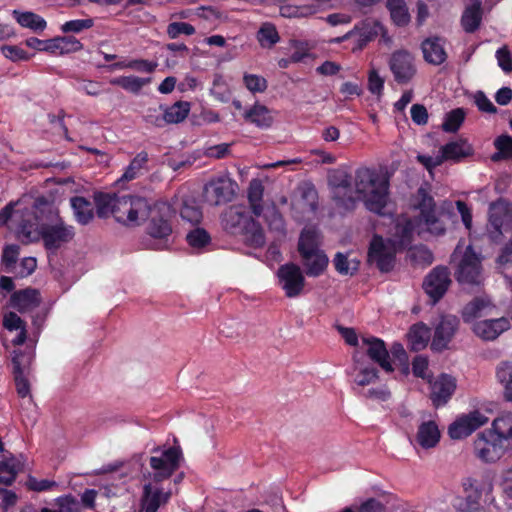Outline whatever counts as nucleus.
Here are the masks:
<instances>
[{"label":"nucleus","instance_id":"obj_1","mask_svg":"<svg viewBox=\"0 0 512 512\" xmlns=\"http://www.w3.org/2000/svg\"><path fill=\"white\" fill-rule=\"evenodd\" d=\"M96 214L99 218L114 219L128 228L140 226L146 220V233L153 239L167 244L172 234V210L164 202L151 203L148 199L136 195L96 193L94 196Z\"/></svg>","mask_w":512,"mask_h":512},{"label":"nucleus","instance_id":"obj_2","mask_svg":"<svg viewBox=\"0 0 512 512\" xmlns=\"http://www.w3.org/2000/svg\"><path fill=\"white\" fill-rule=\"evenodd\" d=\"M34 219L39 222V240L48 251L56 252L75 236L74 227L65 223L54 202L44 196L34 201Z\"/></svg>","mask_w":512,"mask_h":512},{"label":"nucleus","instance_id":"obj_3","mask_svg":"<svg viewBox=\"0 0 512 512\" xmlns=\"http://www.w3.org/2000/svg\"><path fill=\"white\" fill-rule=\"evenodd\" d=\"M354 181L356 202L362 200L369 211L381 214L387 203L388 180L374 169L360 167Z\"/></svg>","mask_w":512,"mask_h":512},{"label":"nucleus","instance_id":"obj_4","mask_svg":"<svg viewBox=\"0 0 512 512\" xmlns=\"http://www.w3.org/2000/svg\"><path fill=\"white\" fill-rule=\"evenodd\" d=\"M318 209V192L310 181L298 184L291 198L293 218L299 222L310 219Z\"/></svg>","mask_w":512,"mask_h":512},{"label":"nucleus","instance_id":"obj_5","mask_svg":"<svg viewBox=\"0 0 512 512\" xmlns=\"http://www.w3.org/2000/svg\"><path fill=\"white\" fill-rule=\"evenodd\" d=\"M417 197L416 207L420 211V224L424 225L426 230L435 236L443 235L446 231L444 218L447 217V214L437 210L433 197L425 189L419 188Z\"/></svg>","mask_w":512,"mask_h":512},{"label":"nucleus","instance_id":"obj_6","mask_svg":"<svg viewBox=\"0 0 512 512\" xmlns=\"http://www.w3.org/2000/svg\"><path fill=\"white\" fill-rule=\"evenodd\" d=\"M461 285L479 286L483 281L481 257L471 245L467 246L454 272Z\"/></svg>","mask_w":512,"mask_h":512},{"label":"nucleus","instance_id":"obj_7","mask_svg":"<svg viewBox=\"0 0 512 512\" xmlns=\"http://www.w3.org/2000/svg\"><path fill=\"white\" fill-rule=\"evenodd\" d=\"M351 180V175L340 169L333 170L328 175L332 198L338 207L345 210H353L356 206V196L352 190Z\"/></svg>","mask_w":512,"mask_h":512},{"label":"nucleus","instance_id":"obj_8","mask_svg":"<svg viewBox=\"0 0 512 512\" xmlns=\"http://www.w3.org/2000/svg\"><path fill=\"white\" fill-rule=\"evenodd\" d=\"M397 247L392 240L385 241L381 236L374 235L368 250V262L374 264L381 272H390L396 262Z\"/></svg>","mask_w":512,"mask_h":512},{"label":"nucleus","instance_id":"obj_9","mask_svg":"<svg viewBox=\"0 0 512 512\" xmlns=\"http://www.w3.org/2000/svg\"><path fill=\"white\" fill-rule=\"evenodd\" d=\"M181 455V449L174 446L163 451L159 457L152 456L150 458V466L153 469V473L150 474V478L153 482L159 483L171 477L179 468Z\"/></svg>","mask_w":512,"mask_h":512},{"label":"nucleus","instance_id":"obj_10","mask_svg":"<svg viewBox=\"0 0 512 512\" xmlns=\"http://www.w3.org/2000/svg\"><path fill=\"white\" fill-rule=\"evenodd\" d=\"M235 187L236 183L230 178L218 177L205 184L203 197L210 205H222L233 200Z\"/></svg>","mask_w":512,"mask_h":512},{"label":"nucleus","instance_id":"obj_11","mask_svg":"<svg viewBox=\"0 0 512 512\" xmlns=\"http://www.w3.org/2000/svg\"><path fill=\"white\" fill-rule=\"evenodd\" d=\"M384 31V27L376 20L367 19L355 28L341 37H337L331 42L341 43L345 40L355 38V47L353 51L362 50L369 42L374 40L379 33Z\"/></svg>","mask_w":512,"mask_h":512},{"label":"nucleus","instance_id":"obj_12","mask_svg":"<svg viewBox=\"0 0 512 512\" xmlns=\"http://www.w3.org/2000/svg\"><path fill=\"white\" fill-rule=\"evenodd\" d=\"M450 284L449 269L445 266H436L425 277L422 286L432 303L435 304L445 295Z\"/></svg>","mask_w":512,"mask_h":512},{"label":"nucleus","instance_id":"obj_13","mask_svg":"<svg viewBox=\"0 0 512 512\" xmlns=\"http://www.w3.org/2000/svg\"><path fill=\"white\" fill-rule=\"evenodd\" d=\"M388 64L394 80L398 84L409 83L417 71L412 54L405 50H398L392 53Z\"/></svg>","mask_w":512,"mask_h":512},{"label":"nucleus","instance_id":"obj_14","mask_svg":"<svg viewBox=\"0 0 512 512\" xmlns=\"http://www.w3.org/2000/svg\"><path fill=\"white\" fill-rule=\"evenodd\" d=\"M277 276L285 295L289 298L299 296L305 285V278L298 265L287 263L278 268Z\"/></svg>","mask_w":512,"mask_h":512},{"label":"nucleus","instance_id":"obj_15","mask_svg":"<svg viewBox=\"0 0 512 512\" xmlns=\"http://www.w3.org/2000/svg\"><path fill=\"white\" fill-rule=\"evenodd\" d=\"M459 323V319L454 315L442 316L435 327L431 349L438 352L447 349L459 328Z\"/></svg>","mask_w":512,"mask_h":512},{"label":"nucleus","instance_id":"obj_16","mask_svg":"<svg viewBox=\"0 0 512 512\" xmlns=\"http://www.w3.org/2000/svg\"><path fill=\"white\" fill-rule=\"evenodd\" d=\"M505 218H512V205L504 199L490 204L489 223L487 231L492 241H497L502 235V226Z\"/></svg>","mask_w":512,"mask_h":512},{"label":"nucleus","instance_id":"obj_17","mask_svg":"<svg viewBox=\"0 0 512 512\" xmlns=\"http://www.w3.org/2000/svg\"><path fill=\"white\" fill-rule=\"evenodd\" d=\"M497 437L490 431L482 432L474 442V450L478 458L485 462H495L503 454V448L497 444Z\"/></svg>","mask_w":512,"mask_h":512},{"label":"nucleus","instance_id":"obj_18","mask_svg":"<svg viewBox=\"0 0 512 512\" xmlns=\"http://www.w3.org/2000/svg\"><path fill=\"white\" fill-rule=\"evenodd\" d=\"M487 421L488 418L481 412L474 411L453 422L449 426L448 434L452 439H462L472 434Z\"/></svg>","mask_w":512,"mask_h":512},{"label":"nucleus","instance_id":"obj_19","mask_svg":"<svg viewBox=\"0 0 512 512\" xmlns=\"http://www.w3.org/2000/svg\"><path fill=\"white\" fill-rule=\"evenodd\" d=\"M362 343L367 347L365 354L384 371L390 373L394 368L390 362V354L385 342L377 337H362Z\"/></svg>","mask_w":512,"mask_h":512},{"label":"nucleus","instance_id":"obj_20","mask_svg":"<svg viewBox=\"0 0 512 512\" xmlns=\"http://www.w3.org/2000/svg\"><path fill=\"white\" fill-rule=\"evenodd\" d=\"M456 390V379L448 374L439 375L431 382L430 399L435 407L445 405Z\"/></svg>","mask_w":512,"mask_h":512},{"label":"nucleus","instance_id":"obj_21","mask_svg":"<svg viewBox=\"0 0 512 512\" xmlns=\"http://www.w3.org/2000/svg\"><path fill=\"white\" fill-rule=\"evenodd\" d=\"M511 323L508 317L487 319L478 321L473 325V332L485 341L497 339L503 332L510 329Z\"/></svg>","mask_w":512,"mask_h":512},{"label":"nucleus","instance_id":"obj_22","mask_svg":"<svg viewBox=\"0 0 512 512\" xmlns=\"http://www.w3.org/2000/svg\"><path fill=\"white\" fill-rule=\"evenodd\" d=\"M41 302L39 290L31 287L14 291L10 297V306L22 314L33 311Z\"/></svg>","mask_w":512,"mask_h":512},{"label":"nucleus","instance_id":"obj_23","mask_svg":"<svg viewBox=\"0 0 512 512\" xmlns=\"http://www.w3.org/2000/svg\"><path fill=\"white\" fill-rule=\"evenodd\" d=\"M40 235L39 222L34 219V204L32 211L24 214L16 231L17 239L24 245L38 242Z\"/></svg>","mask_w":512,"mask_h":512},{"label":"nucleus","instance_id":"obj_24","mask_svg":"<svg viewBox=\"0 0 512 512\" xmlns=\"http://www.w3.org/2000/svg\"><path fill=\"white\" fill-rule=\"evenodd\" d=\"M21 471H23V463L20 459L5 450L0 461V484L12 485Z\"/></svg>","mask_w":512,"mask_h":512},{"label":"nucleus","instance_id":"obj_25","mask_svg":"<svg viewBox=\"0 0 512 512\" xmlns=\"http://www.w3.org/2000/svg\"><path fill=\"white\" fill-rule=\"evenodd\" d=\"M252 219V217L248 216L244 212H242L238 207H229L222 214V226L223 228L234 235L240 234L248 225V222Z\"/></svg>","mask_w":512,"mask_h":512},{"label":"nucleus","instance_id":"obj_26","mask_svg":"<svg viewBox=\"0 0 512 512\" xmlns=\"http://www.w3.org/2000/svg\"><path fill=\"white\" fill-rule=\"evenodd\" d=\"M170 493H164L160 488L154 486L151 482L144 485L143 496L141 500L143 512H156L160 505L166 503Z\"/></svg>","mask_w":512,"mask_h":512},{"label":"nucleus","instance_id":"obj_27","mask_svg":"<svg viewBox=\"0 0 512 512\" xmlns=\"http://www.w3.org/2000/svg\"><path fill=\"white\" fill-rule=\"evenodd\" d=\"M476 483L477 481L470 477L463 480L462 486L466 496L461 505L462 512H484L480 505L482 492Z\"/></svg>","mask_w":512,"mask_h":512},{"label":"nucleus","instance_id":"obj_28","mask_svg":"<svg viewBox=\"0 0 512 512\" xmlns=\"http://www.w3.org/2000/svg\"><path fill=\"white\" fill-rule=\"evenodd\" d=\"M494 308L488 297H475L468 302L461 311L464 322H472L476 318L483 317Z\"/></svg>","mask_w":512,"mask_h":512},{"label":"nucleus","instance_id":"obj_29","mask_svg":"<svg viewBox=\"0 0 512 512\" xmlns=\"http://www.w3.org/2000/svg\"><path fill=\"white\" fill-rule=\"evenodd\" d=\"M425 61L433 65H440L445 62L447 54L440 37L425 39L421 44Z\"/></svg>","mask_w":512,"mask_h":512},{"label":"nucleus","instance_id":"obj_30","mask_svg":"<svg viewBox=\"0 0 512 512\" xmlns=\"http://www.w3.org/2000/svg\"><path fill=\"white\" fill-rule=\"evenodd\" d=\"M483 9L480 0L467 6L461 16V26L466 33L476 32L482 23Z\"/></svg>","mask_w":512,"mask_h":512},{"label":"nucleus","instance_id":"obj_31","mask_svg":"<svg viewBox=\"0 0 512 512\" xmlns=\"http://www.w3.org/2000/svg\"><path fill=\"white\" fill-rule=\"evenodd\" d=\"M301 257L303 266L306 269V274L312 277L321 275L329 262L326 254L320 249L308 252L306 255H301Z\"/></svg>","mask_w":512,"mask_h":512},{"label":"nucleus","instance_id":"obj_32","mask_svg":"<svg viewBox=\"0 0 512 512\" xmlns=\"http://www.w3.org/2000/svg\"><path fill=\"white\" fill-rule=\"evenodd\" d=\"M440 440V431L434 421L421 423L416 434L417 443L424 449L435 447Z\"/></svg>","mask_w":512,"mask_h":512},{"label":"nucleus","instance_id":"obj_33","mask_svg":"<svg viewBox=\"0 0 512 512\" xmlns=\"http://www.w3.org/2000/svg\"><path fill=\"white\" fill-rule=\"evenodd\" d=\"M246 122L252 123L259 128H269L273 123L271 111L262 104H254L243 114Z\"/></svg>","mask_w":512,"mask_h":512},{"label":"nucleus","instance_id":"obj_34","mask_svg":"<svg viewBox=\"0 0 512 512\" xmlns=\"http://www.w3.org/2000/svg\"><path fill=\"white\" fill-rule=\"evenodd\" d=\"M354 370L358 371L355 383L359 386H367L378 379V369L373 365L365 364L358 358V352L353 354Z\"/></svg>","mask_w":512,"mask_h":512},{"label":"nucleus","instance_id":"obj_35","mask_svg":"<svg viewBox=\"0 0 512 512\" xmlns=\"http://www.w3.org/2000/svg\"><path fill=\"white\" fill-rule=\"evenodd\" d=\"M241 235L243 236L244 243L252 248H262L266 243L262 226L253 218L248 222Z\"/></svg>","mask_w":512,"mask_h":512},{"label":"nucleus","instance_id":"obj_36","mask_svg":"<svg viewBox=\"0 0 512 512\" xmlns=\"http://www.w3.org/2000/svg\"><path fill=\"white\" fill-rule=\"evenodd\" d=\"M159 108L164 112L167 124H178L187 118L191 105L187 101H177L171 106L160 105Z\"/></svg>","mask_w":512,"mask_h":512},{"label":"nucleus","instance_id":"obj_37","mask_svg":"<svg viewBox=\"0 0 512 512\" xmlns=\"http://www.w3.org/2000/svg\"><path fill=\"white\" fill-rule=\"evenodd\" d=\"M70 202L77 222L81 225L90 223L94 217L92 203L81 196L72 197Z\"/></svg>","mask_w":512,"mask_h":512},{"label":"nucleus","instance_id":"obj_38","mask_svg":"<svg viewBox=\"0 0 512 512\" xmlns=\"http://www.w3.org/2000/svg\"><path fill=\"white\" fill-rule=\"evenodd\" d=\"M408 337L411 348L414 351H419L427 346L431 337V330L426 324L419 322L411 326Z\"/></svg>","mask_w":512,"mask_h":512},{"label":"nucleus","instance_id":"obj_39","mask_svg":"<svg viewBox=\"0 0 512 512\" xmlns=\"http://www.w3.org/2000/svg\"><path fill=\"white\" fill-rule=\"evenodd\" d=\"M472 148L466 142H449L441 147L440 156L442 161L454 160L458 161L461 158L471 155Z\"/></svg>","mask_w":512,"mask_h":512},{"label":"nucleus","instance_id":"obj_40","mask_svg":"<svg viewBox=\"0 0 512 512\" xmlns=\"http://www.w3.org/2000/svg\"><path fill=\"white\" fill-rule=\"evenodd\" d=\"M319 250V232L315 227H305L299 237L298 251L300 255Z\"/></svg>","mask_w":512,"mask_h":512},{"label":"nucleus","instance_id":"obj_41","mask_svg":"<svg viewBox=\"0 0 512 512\" xmlns=\"http://www.w3.org/2000/svg\"><path fill=\"white\" fill-rule=\"evenodd\" d=\"M264 187L259 179H252L247 190V197L251 210L255 216H260L263 212L262 198Z\"/></svg>","mask_w":512,"mask_h":512},{"label":"nucleus","instance_id":"obj_42","mask_svg":"<svg viewBox=\"0 0 512 512\" xmlns=\"http://www.w3.org/2000/svg\"><path fill=\"white\" fill-rule=\"evenodd\" d=\"M386 6L390 12L392 21L399 27H404L410 22V14L404 0H387Z\"/></svg>","mask_w":512,"mask_h":512},{"label":"nucleus","instance_id":"obj_43","mask_svg":"<svg viewBox=\"0 0 512 512\" xmlns=\"http://www.w3.org/2000/svg\"><path fill=\"white\" fill-rule=\"evenodd\" d=\"M12 15L22 27L29 28L35 32L43 31L46 28V21L33 12L14 10Z\"/></svg>","mask_w":512,"mask_h":512},{"label":"nucleus","instance_id":"obj_44","mask_svg":"<svg viewBox=\"0 0 512 512\" xmlns=\"http://www.w3.org/2000/svg\"><path fill=\"white\" fill-rule=\"evenodd\" d=\"M150 81L151 78H140L132 75L113 78L110 80V84L119 86L124 90L137 94L140 92L143 86L150 83Z\"/></svg>","mask_w":512,"mask_h":512},{"label":"nucleus","instance_id":"obj_45","mask_svg":"<svg viewBox=\"0 0 512 512\" xmlns=\"http://www.w3.org/2000/svg\"><path fill=\"white\" fill-rule=\"evenodd\" d=\"M414 224L411 219L398 221L395 226L394 236L397 238L396 247L405 248L410 245L413 238Z\"/></svg>","mask_w":512,"mask_h":512},{"label":"nucleus","instance_id":"obj_46","mask_svg":"<svg viewBox=\"0 0 512 512\" xmlns=\"http://www.w3.org/2000/svg\"><path fill=\"white\" fill-rule=\"evenodd\" d=\"M494 146L497 150L492 156L493 162L512 159V137L506 134L498 136L494 140Z\"/></svg>","mask_w":512,"mask_h":512},{"label":"nucleus","instance_id":"obj_47","mask_svg":"<svg viewBox=\"0 0 512 512\" xmlns=\"http://www.w3.org/2000/svg\"><path fill=\"white\" fill-rule=\"evenodd\" d=\"M333 264L339 274L351 276L359 270L360 266V262L357 259H349L347 254L341 252L336 253Z\"/></svg>","mask_w":512,"mask_h":512},{"label":"nucleus","instance_id":"obj_48","mask_svg":"<svg viewBox=\"0 0 512 512\" xmlns=\"http://www.w3.org/2000/svg\"><path fill=\"white\" fill-rule=\"evenodd\" d=\"M257 40L261 47L272 48L280 41V36L275 25L271 23H263L257 32Z\"/></svg>","mask_w":512,"mask_h":512},{"label":"nucleus","instance_id":"obj_49","mask_svg":"<svg viewBox=\"0 0 512 512\" xmlns=\"http://www.w3.org/2000/svg\"><path fill=\"white\" fill-rule=\"evenodd\" d=\"M497 378L504 388V398L512 401V362H502L497 368Z\"/></svg>","mask_w":512,"mask_h":512},{"label":"nucleus","instance_id":"obj_50","mask_svg":"<svg viewBox=\"0 0 512 512\" xmlns=\"http://www.w3.org/2000/svg\"><path fill=\"white\" fill-rule=\"evenodd\" d=\"M493 433L497 439H512V413H506L493 421Z\"/></svg>","mask_w":512,"mask_h":512},{"label":"nucleus","instance_id":"obj_51","mask_svg":"<svg viewBox=\"0 0 512 512\" xmlns=\"http://www.w3.org/2000/svg\"><path fill=\"white\" fill-rule=\"evenodd\" d=\"M466 112L463 108H456L445 115L442 129L445 132L455 133L465 120Z\"/></svg>","mask_w":512,"mask_h":512},{"label":"nucleus","instance_id":"obj_52","mask_svg":"<svg viewBox=\"0 0 512 512\" xmlns=\"http://www.w3.org/2000/svg\"><path fill=\"white\" fill-rule=\"evenodd\" d=\"M392 359L400 367L403 376H408L410 373L409 360L407 352L401 343H394L390 349Z\"/></svg>","mask_w":512,"mask_h":512},{"label":"nucleus","instance_id":"obj_53","mask_svg":"<svg viewBox=\"0 0 512 512\" xmlns=\"http://www.w3.org/2000/svg\"><path fill=\"white\" fill-rule=\"evenodd\" d=\"M11 362L12 373L14 377L27 375L31 363L29 356L20 350H14Z\"/></svg>","mask_w":512,"mask_h":512},{"label":"nucleus","instance_id":"obj_54","mask_svg":"<svg viewBox=\"0 0 512 512\" xmlns=\"http://www.w3.org/2000/svg\"><path fill=\"white\" fill-rule=\"evenodd\" d=\"M148 161V154L144 151L138 153L134 159L131 161L129 166L126 168L121 179L130 181L137 177L138 173L141 169L144 168L145 164Z\"/></svg>","mask_w":512,"mask_h":512},{"label":"nucleus","instance_id":"obj_55","mask_svg":"<svg viewBox=\"0 0 512 512\" xmlns=\"http://www.w3.org/2000/svg\"><path fill=\"white\" fill-rule=\"evenodd\" d=\"M186 240L192 248L201 249L210 243L211 237L205 229L198 227L187 234Z\"/></svg>","mask_w":512,"mask_h":512},{"label":"nucleus","instance_id":"obj_56","mask_svg":"<svg viewBox=\"0 0 512 512\" xmlns=\"http://www.w3.org/2000/svg\"><path fill=\"white\" fill-rule=\"evenodd\" d=\"M410 258L415 264L423 267L431 265L434 261L432 251L423 245L413 247L410 250Z\"/></svg>","mask_w":512,"mask_h":512},{"label":"nucleus","instance_id":"obj_57","mask_svg":"<svg viewBox=\"0 0 512 512\" xmlns=\"http://www.w3.org/2000/svg\"><path fill=\"white\" fill-rule=\"evenodd\" d=\"M180 215L183 220L192 224H199L203 216L199 206H197L195 203L188 202L183 203L180 210Z\"/></svg>","mask_w":512,"mask_h":512},{"label":"nucleus","instance_id":"obj_58","mask_svg":"<svg viewBox=\"0 0 512 512\" xmlns=\"http://www.w3.org/2000/svg\"><path fill=\"white\" fill-rule=\"evenodd\" d=\"M166 32L170 39H176L180 34H185L187 36L193 35L195 33V28L187 22H172L168 24Z\"/></svg>","mask_w":512,"mask_h":512},{"label":"nucleus","instance_id":"obj_59","mask_svg":"<svg viewBox=\"0 0 512 512\" xmlns=\"http://www.w3.org/2000/svg\"><path fill=\"white\" fill-rule=\"evenodd\" d=\"M93 25L94 21L91 18L76 19L65 22L61 26V30L63 33H80L83 30L90 29Z\"/></svg>","mask_w":512,"mask_h":512},{"label":"nucleus","instance_id":"obj_60","mask_svg":"<svg viewBox=\"0 0 512 512\" xmlns=\"http://www.w3.org/2000/svg\"><path fill=\"white\" fill-rule=\"evenodd\" d=\"M57 510L53 512H81L82 504L73 496H64L57 499Z\"/></svg>","mask_w":512,"mask_h":512},{"label":"nucleus","instance_id":"obj_61","mask_svg":"<svg viewBox=\"0 0 512 512\" xmlns=\"http://www.w3.org/2000/svg\"><path fill=\"white\" fill-rule=\"evenodd\" d=\"M244 84L251 92H264L267 89V81L264 77L255 74H245Z\"/></svg>","mask_w":512,"mask_h":512},{"label":"nucleus","instance_id":"obj_62","mask_svg":"<svg viewBox=\"0 0 512 512\" xmlns=\"http://www.w3.org/2000/svg\"><path fill=\"white\" fill-rule=\"evenodd\" d=\"M1 51L6 58L14 62L27 61L30 58V55L25 50L16 45H3Z\"/></svg>","mask_w":512,"mask_h":512},{"label":"nucleus","instance_id":"obj_63","mask_svg":"<svg viewBox=\"0 0 512 512\" xmlns=\"http://www.w3.org/2000/svg\"><path fill=\"white\" fill-rule=\"evenodd\" d=\"M474 102L477 108L485 113H497V107L490 101L483 91H477L474 95Z\"/></svg>","mask_w":512,"mask_h":512},{"label":"nucleus","instance_id":"obj_64","mask_svg":"<svg viewBox=\"0 0 512 512\" xmlns=\"http://www.w3.org/2000/svg\"><path fill=\"white\" fill-rule=\"evenodd\" d=\"M498 65L505 73L512 72V55L507 46L499 48L496 52Z\"/></svg>","mask_w":512,"mask_h":512}]
</instances>
